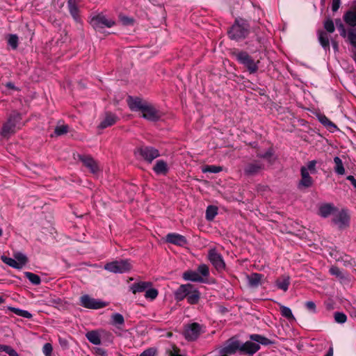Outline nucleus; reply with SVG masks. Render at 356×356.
Segmentation results:
<instances>
[{"label": "nucleus", "instance_id": "obj_63", "mask_svg": "<svg viewBox=\"0 0 356 356\" xmlns=\"http://www.w3.org/2000/svg\"><path fill=\"white\" fill-rule=\"evenodd\" d=\"M332 47L334 49V50L336 51L338 50V44L336 42L334 41H332Z\"/></svg>", "mask_w": 356, "mask_h": 356}, {"label": "nucleus", "instance_id": "obj_15", "mask_svg": "<svg viewBox=\"0 0 356 356\" xmlns=\"http://www.w3.org/2000/svg\"><path fill=\"white\" fill-rule=\"evenodd\" d=\"M81 3V0H68L67 6L69 8L70 13L76 22H79V6Z\"/></svg>", "mask_w": 356, "mask_h": 356}, {"label": "nucleus", "instance_id": "obj_27", "mask_svg": "<svg viewBox=\"0 0 356 356\" xmlns=\"http://www.w3.org/2000/svg\"><path fill=\"white\" fill-rule=\"evenodd\" d=\"M153 170L158 175H165L168 171V164L162 160H159L154 165Z\"/></svg>", "mask_w": 356, "mask_h": 356}, {"label": "nucleus", "instance_id": "obj_14", "mask_svg": "<svg viewBox=\"0 0 356 356\" xmlns=\"http://www.w3.org/2000/svg\"><path fill=\"white\" fill-rule=\"evenodd\" d=\"M166 241L179 246H184L187 243L186 239L184 236L176 233L168 234L166 236Z\"/></svg>", "mask_w": 356, "mask_h": 356}, {"label": "nucleus", "instance_id": "obj_18", "mask_svg": "<svg viewBox=\"0 0 356 356\" xmlns=\"http://www.w3.org/2000/svg\"><path fill=\"white\" fill-rule=\"evenodd\" d=\"M83 165L88 168L90 171L96 174L99 171V166L97 163L90 156H83L80 158Z\"/></svg>", "mask_w": 356, "mask_h": 356}, {"label": "nucleus", "instance_id": "obj_56", "mask_svg": "<svg viewBox=\"0 0 356 356\" xmlns=\"http://www.w3.org/2000/svg\"><path fill=\"white\" fill-rule=\"evenodd\" d=\"M306 307L309 310H310L313 313L316 312V305L314 302H312V301L307 302Z\"/></svg>", "mask_w": 356, "mask_h": 356}, {"label": "nucleus", "instance_id": "obj_57", "mask_svg": "<svg viewBox=\"0 0 356 356\" xmlns=\"http://www.w3.org/2000/svg\"><path fill=\"white\" fill-rule=\"evenodd\" d=\"M5 353L8 354L9 356H19L17 353L13 348L8 346H7Z\"/></svg>", "mask_w": 356, "mask_h": 356}, {"label": "nucleus", "instance_id": "obj_4", "mask_svg": "<svg viewBox=\"0 0 356 356\" xmlns=\"http://www.w3.org/2000/svg\"><path fill=\"white\" fill-rule=\"evenodd\" d=\"M131 268L129 260H115L107 263L104 269L113 273H124Z\"/></svg>", "mask_w": 356, "mask_h": 356}, {"label": "nucleus", "instance_id": "obj_60", "mask_svg": "<svg viewBox=\"0 0 356 356\" xmlns=\"http://www.w3.org/2000/svg\"><path fill=\"white\" fill-rule=\"evenodd\" d=\"M120 19L123 24L125 25L131 24L133 22V19L127 17H122Z\"/></svg>", "mask_w": 356, "mask_h": 356}, {"label": "nucleus", "instance_id": "obj_9", "mask_svg": "<svg viewBox=\"0 0 356 356\" xmlns=\"http://www.w3.org/2000/svg\"><path fill=\"white\" fill-rule=\"evenodd\" d=\"M136 152L138 153L145 161L149 163H151L160 155L159 151L152 147H142L139 148Z\"/></svg>", "mask_w": 356, "mask_h": 356}, {"label": "nucleus", "instance_id": "obj_35", "mask_svg": "<svg viewBox=\"0 0 356 356\" xmlns=\"http://www.w3.org/2000/svg\"><path fill=\"white\" fill-rule=\"evenodd\" d=\"M8 309L10 311L13 312V313H15V314H17L19 316L24 317V318H31L32 317V314L26 310H22V309L15 308V307H8Z\"/></svg>", "mask_w": 356, "mask_h": 356}, {"label": "nucleus", "instance_id": "obj_29", "mask_svg": "<svg viewBox=\"0 0 356 356\" xmlns=\"http://www.w3.org/2000/svg\"><path fill=\"white\" fill-rule=\"evenodd\" d=\"M150 285H151L150 282H138V283L132 284L130 286V289L134 293H136L138 292H142V291H145Z\"/></svg>", "mask_w": 356, "mask_h": 356}, {"label": "nucleus", "instance_id": "obj_19", "mask_svg": "<svg viewBox=\"0 0 356 356\" xmlns=\"http://www.w3.org/2000/svg\"><path fill=\"white\" fill-rule=\"evenodd\" d=\"M118 118L115 115L111 113H106L103 117L100 124L98 126V128L105 129L108 127L112 126L115 124Z\"/></svg>", "mask_w": 356, "mask_h": 356}, {"label": "nucleus", "instance_id": "obj_42", "mask_svg": "<svg viewBox=\"0 0 356 356\" xmlns=\"http://www.w3.org/2000/svg\"><path fill=\"white\" fill-rule=\"evenodd\" d=\"M197 273L204 277H207L209 275V267L206 264H201L197 268Z\"/></svg>", "mask_w": 356, "mask_h": 356}, {"label": "nucleus", "instance_id": "obj_40", "mask_svg": "<svg viewBox=\"0 0 356 356\" xmlns=\"http://www.w3.org/2000/svg\"><path fill=\"white\" fill-rule=\"evenodd\" d=\"M8 44L12 47V49H17L18 46V37L17 36V35H9L8 38Z\"/></svg>", "mask_w": 356, "mask_h": 356}, {"label": "nucleus", "instance_id": "obj_62", "mask_svg": "<svg viewBox=\"0 0 356 356\" xmlns=\"http://www.w3.org/2000/svg\"><path fill=\"white\" fill-rule=\"evenodd\" d=\"M347 179L350 181V183L353 184V186L356 188V179L355 178L352 176L349 175L347 177Z\"/></svg>", "mask_w": 356, "mask_h": 356}, {"label": "nucleus", "instance_id": "obj_25", "mask_svg": "<svg viewBox=\"0 0 356 356\" xmlns=\"http://www.w3.org/2000/svg\"><path fill=\"white\" fill-rule=\"evenodd\" d=\"M262 168L263 166L261 164L255 162L248 164L244 170L247 175H254L257 174Z\"/></svg>", "mask_w": 356, "mask_h": 356}, {"label": "nucleus", "instance_id": "obj_44", "mask_svg": "<svg viewBox=\"0 0 356 356\" xmlns=\"http://www.w3.org/2000/svg\"><path fill=\"white\" fill-rule=\"evenodd\" d=\"M1 259L3 263L7 264L8 266L13 267L17 269V263L15 262V259L13 258L8 257L5 255H2L1 257Z\"/></svg>", "mask_w": 356, "mask_h": 356}, {"label": "nucleus", "instance_id": "obj_43", "mask_svg": "<svg viewBox=\"0 0 356 356\" xmlns=\"http://www.w3.org/2000/svg\"><path fill=\"white\" fill-rule=\"evenodd\" d=\"M250 339L254 341H256V342H258L259 343L264 344V345L268 344L270 342L268 339H266L261 335H259V334H252L250 336Z\"/></svg>", "mask_w": 356, "mask_h": 356}, {"label": "nucleus", "instance_id": "obj_17", "mask_svg": "<svg viewBox=\"0 0 356 356\" xmlns=\"http://www.w3.org/2000/svg\"><path fill=\"white\" fill-rule=\"evenodd\" d=\"M259 349V345L252 341L240 343V352L242 353L252 355Z\"/></svg>", "mask_w": 356, "mask_h": 356}, {"label": "nucleus", "instance_id": "obj_12", "mask_svg": "<svg viewBox=\"0 0 356 356\" xmlns=\"http://www.w3.org/2000/svg\"><path fill=\"white\" fill-rule=\"evenodd\" d=\"M129 108L133 111H140L142 112L147 102L138 97L129 96L127 99Z\"/></svg>", "mask_w": 356, "mask_h": 356}, {"label": "nucleus", "instance_id": "obj_7", "mask_svg": "<svg viewBox=\"0 0 356 356\" xmlns=\"http://www.w3.org/2000/svg\"><path fill=\"white\" fill-rule=\"evenodd\" d=\"M233 56L240 65L245 67H257L254 59L245 51H236Z\"/></svg>", "mask_w": 356, "mask_h": 356}, {"label": "nucleus", "instance_id": "obj_48", "mask_svg": "<svg viewBox=\"0 0 356 356\" xmlns=\"http://www.w3.org/2000/svg\"><path fill=\"white\" fill-rule=\"evenodd\" d=\"M114 325H122L124 323V317L120 314H115L111 317Z\"/></svg>", "mask_w": 356, "mask_h": 356}, {"label": "nucleus", "instance_id": "obj_53", "mask_svg": "<svg viewBox=\"0 0 356 356\" xmlns=\"http://www.w3.org/2000/svg\"><path fill=\"white\" fill-rule=\"evenodd\" d=\"M330 273L337 277H342V273L341 272L339 268L336 266H332V268H330Z\"/></svg>", "mask_w": 356, "mask_h": 356}, {"label": "nucleus", "instance_id": "obj_61", "mask_svg": "<svg viewBox=\"0 0 356 356\" xmlns=\"http://www.w3.org/2000/svg\"><path fill=\"white\" fill-rule=\"evenodd\" d=\"M169 356H181L178 353V349L175 347H172V349L169 351Z\"/></svg>", "mask_w": 356, "mask_h": 356}, {"label": "nucleus", "instance_id": "obj_3", "mask_svg": "<svg viewBox=\"0 0 356 356\" xmlns=\"http://www.w3.org/2000/svg\"><path fill=\"white\" fill-rule=\"evenodd\" d=\"M90 24L96 30L101 31L104 28H111L115 22L111 18H108L103 13H99L91 17Z\"/></svg>", "mask_w": 356, "mask_h": 356}, {"label": "nucleus", "instance_id": "obj_39", "mask_svg": "<svg viewBox=\"0 0 356 356\" xmlns=\"http://www.w3.org/2000/svg\"><path fill=\"white\" fill-rule=\"evenodd\" d=\"M222 170V168L220 166L216 165H206L202 168V171L204 173L206 172H212V173H218Z\"/></svg>", "mask_w": 356, "mask_h": 356}, {"label": "nucleus", "instance_id": "obj_1", "mask_svg": "<svg viewBox=\"0 0 356 356\" xmlns=\"http://www.w3.org/2000/svg\"><path fill=\"white\" fill-rule=\"evenodd\" d=\"M249 33V25L243 19H236L229 31L232 40H240L245 38Z\"/></svg>", "mask_w": 356, "mask_h": 356}, {"label": "nucleus", "instance_id": "obj_54", "mask_svg": "<svg viewBox=\"0 0 356 356\" xmlns=\"http://www.w3.org/2000/svg\"><path fill=\"white\" fill-rule=\"evenodd\" d=\"M156 350L154 348H149L143 351L140 356H155Z\"/></svg>", "mask_w": 356, "mask_h": 356}, {"label": "nucleus", "instance_id": "obj_30", "mask_svg": "<svg viewBox=\"0 0 356 356\" xmlns=\"http://www.w3.org/2000/svg\"><path fill=\"white\" fill-rule=\"evenodd\" d=\"M318 40H319L321 45L323 47V48L325 51L330 50V42H329V38H328L327 34L323 31H318Z\"/></svg>", "mask_w": 356, "mask_h": 356}, {"label": "nucleus", "instance_id": "obj_22", "mask_svg": "<svg viewBox=\"0 0 356 356\" xmlns=\"http://www.w3.org/2000/svg\"><path fill=\"white\" fill-rule=\"evenodd\" d=\"M183 278L185 280L192 281V282H203L204 279L202 277L197 273L194 270H187L183 273Z\"/></svg>", "mask_w": 356, "mask_h": 356}, {"label": "nucleus", "instance_id": "obj_64", "mask_svg": "<svg viewBox=\"0 0 356 356\" xmlns=\"http://www.w3.org/2000/svg\"><path fill=\"white\" fill-rule=\"evenodd\" d=\"M325 356H333V350L332 348L330 349Z\"/></svg>", "mask_w": 356, "mask_h": 356}, {"label": "nucleus", "instance_id": "obj_24", "mask_svg": "<svg viewBox=\"0 0 356 356\" xmlns=\"http://www.w3.org/2000/svg\"><path fill=\"white\" fill-rule=\"evenodd\" d=\"M264 275L259 273H252L247 277L248 284L252 287H257L261 284Z\"/></svg>", "mask_w": 356, "mask_h": 356}, {"label": "nucleus", "instance_id": "obj_11", "mask_svg": "<svg viewBox=\"0 0 356 356\" xmlns=\"http://www.w3.org/2000/svg\"><path fill=\"white\" fill-rule=\"evenodd\" d=\"M202 332L201 326L197 323L188 325L184 330V336L187 340H195Z\"/></svg>", "mask_w": 356, "mask_h": 356}, {"label": "nucleus", "instance_id": "obj_31", "mask_svg": "<svg viewBox=\"0 0 356 356\" xmlns=\"http://www.w3.org/2000/svg\"><path fill=\"white\" fill-rule=\"evenodd\" d=\"M86 337L87 339L95 345H99L101 343L100 334L97 331H90L86 333Z\"/></svg>", "mask_w": 356, "mask_h": 356}, {"label": "nucleus", "instance_id": "obj_55", "mask_svg": "<svg viewBox=\"0 0 356 356\" xmlns=\"http://www.w3.org/2000/svg\"><path fill=\"white\" fill-rule=\"evenodd\" d=\"M341 5V0H332V10L333 12H337Z\"/></svg>", "mask_w": 356, "mask_h": 356}, {"label": "nucleus", "instance_id": "obj_49", "mask_svg": "<svg viewBox=\"0 0 356 356\" xmlns=\"http://www.w3.org/2000/svg\"><path fill=\"white\" fill-rule=\"evenodd\" d=\"M347 317L346 314L341 312H336L334 314V320L339 323H343L346 321Z\"/></svg>", "mask_w": 356, "mask_h": 356}, {"label": "nucleus", "instance_id": "obj_46", "mask_svg": "<svg viewBox=\"0 0 356 356\" xmlns=\"http://www.w3.org/2000/svg\"><path fill=\"white\" fill-rule=\"evenodd\" d=\"M324 28L328 33H333L334 31V23L331 19H327L324 22Z\"/></svg>", "mask_w": 356, "mask_h": 356}, {"label": "nucleus", "instance_id": "obj_50", "mask_svg": "<svg viewBox=\"0 0 356 356\" xmlns=\"http://www.w3.org/2000/svg\"><path fill=\"white\" fill-rule=\"evenodd\" d=\"M348 40L353 46L356 47V29L349 31L348 35Z\"/></svg>", "mask_w": 356, "mask_h": 356}, {"label": "nucleus", "instance_id": "obj_8", "mask_svg": "<svg viewBox=\"0 0 356 356\" xmlns=\"http://www.w3.org/2000/svg\"><path fill=\"white\" fill-rule=\"evenodd\" d=\"M80 301L83 307L92 309H100L106 305L105 302L94 299L88 295L82 296Z\"/></svg>", "mask_w": 356, "mask_h": 356}, {"label": "nucleus", "instance_id": "obj_16", "mask_svg": "<svg viewBox=\"0 0 356 356\" xmlns=\"http://www.w3.org/2000/svg\"><path fill=\"white\" fill-rule=\"evenodd\" d=\"M345 23L352 27L356 26V6L346 11L343 16Z\"/></svg>", "mask_w": 356, "mask_h": 356}, {"label": "nucleus", "instance_id": "obj_34", "mask_svg": "<svg viewBox=\"0 0 356 356\" xmlns=\"http://www.w3.org/2000/svg\"><path fill=\"white\" fill-rule=\"evenodd\" d=\"M334 210V208L330 204H325L320 207L319 214L324 218L331 215Z\"/></svg>", "mask_w": 356, "mask_h": 356}, {"label": "nucleus", "instance_id": "obj_38", "mask_svg": "<svg viewBox=\"0 0 356 356\" xmlns=\"http://www.w3.org/2000/svg\"><path fill=\"white\" fill-rule=\"evenodd\" d=\"M217 214V208L213 206H209L206 211V218L208 220H212Z\"/></svg>", "mask_w": 356, "mask_h": 356}, {"label": "nucleus", "instance_id": "obj_51", "mask_svg": "<svg viewBox=\"0 0 356 356\" xmlns=\"http://www.w3.org/2000/svg\"><path fill=\"white\" fill-rule=\"evenodd\" d=\"M316 161L315 160L311 161L308 162L305 167V168L307 169V171L310 173H315L316 172Z\"/></svg>", "mask_w": 356, "mask_h": 356}, {"label": "nucleus", "instance_id": "obj_13", "mask_svg": "<svg viewBox=\"0 0 356 356\" xmlns=\"http://www.w3.org/2000/svg\"><path fill=\"white\" fill-rule=\"evenodd\" d=\"M350 217L348 213L344 211H338L334 217L333 221L339 228L342 229L348 225Z\"/></svg>", "mask_w": 356, "mask_h": 356}, {"label": "nucleus", "instance_id": "obj_6", "mask_svg": "<svg viewBox=\"0 0 356 356\" xmlns=\"http://www.w3.org/2000/svg\"><path fill=\"white\" fill-rule=\"evenodd\" d=\"M142 117L145 119L155 122L161 118V113L158 111L152 104L147 102L142 111Z\"/></svg>", "mask_w": 356, "mask_h": 356}, {"label": "nucleus", "instance_id": "obj_5", "mask_svg": "<svg viewBox=\"0 0 356 356\" xmlns=\"http://www.w3.org/2000/svg\"><path fill=\"white\" fill-rule=\"evenodd\" d=\"M208 259L217 270L221 271L225 268V263L223 258L216 249L213 248L209 250Z\"/></svg>", "mask_w": 356, "mask_h": 356}, {"label": "nucleus", "instance_id": "obj_37", "mask_svg": "<svg viewBox=\"0 0 356 356\" xmlns=\"http://www.w3.org/2000/svg\"><path fill=\"white\" fill-rule=\"evenodd\" d=\"M320 122L327 127L330 131H333L337 129V127L334 123H332L327 117L321 116L319 117Z\"/></svg>", "mask_w": 356, "mask_h": 356}, {"label": "nucleus", "instance_id": "obj_47", "mask_svg": "<svg viewBox=\"0 0 356 356\" xmlns=\"http://www.w3.org/2000/svg\"><path fill=\"white\" fill-rule=\"evenodd\" d=\"M68 127L67 125H59L55 128L54 134L56 136H61L67 132Z\"/></svg>", "mask_w": 356, "mask_h": 356}, {"label": "nucleus", "instance_id": "obj_32", "mask_svg": "<svg viewBox=\"0 0 356 356\" xmlns=\"http://www.w3.org/2000/svg\"><path fill=\"white\" fill-rule=\"evenodd\" d=\"M279 305H280V313L282 316L287 318L289 321H296V318L294 317V316L292 313V311L289 307L284 306L281 304H280Z\"/></svg>", "mask_w": 356, "mask_h": 356}, {"label": "nucleus", "instance_id": "obj_10", "mask_svg": "<svg viewBox=\"0 0 356 356\" xmlns=\"http://www.w3.org/2000/svg\"><path fill=\"white\" fill-rule=\"evenodd\" d=\"M237 350L240 351V342L234 339L229 340L225 346L222 348L220 351V356H228V355L234 354Z\"/></svg>", "mask_w": 356, "mask_h": 356}, {"label": "nucleus", "instance_id": "obj_20", "mask_svg": "<svg viewBox=\"0 0 356 356\" xmlns=\"http://www.w3.org/2000/svg\"><path fill=\"white\" fill-rule=\"evenodd\" d=\"M313 184L312 177L309 176V172L305 167L301 168V179L299 182L300 187L308 188Z\"/></svg>", "mask_w": 356, "mask_h": 356}, {"label": "nucleus", "instance_id": "obj_21", "mask_svg": "<svg viewBox=\"0 0 356 356\" xmlns=\"http://www.w3.org/2000/svg\"><path fill=\"white\" fill-rule=\"evenodd\" d=\"M191 289V284H190L181 285L175 293V299L181 301L185 298H187Z\"/></svg>", "mask_w": 356, "mask_h": 356}, {"label": "nucleus", "instance_id": "obj_23", "mask_svg": "<svg viewBox=\"0 0 356 356\" xmlns=\"http://www.w3.org/2000/svg\"><path fill=\"white\" fill-rule=\"evenodd\" d=\"M289 284L290 277L286 275L281 276L275 281V286L284 291H286L288 290Z\"/></svg>", "mask_w": 356, "mask_h": 356}, {"label": "nucleus", "instance_id": "obj_28", "mask_svg": "<svg viewBox=\"0 0 356 356\" xmlns=\"http://www.w3.org/2000/svg\"><path fill=\"white\" fill-rule=\"evenodd\" d=\"M200 292L191 285V289L187 296V300L190 304H196L200 299Z\"/></svg>", "mask_w": 356, "mask_h": 356}, {"label": "nucleus", "instance_id": "obj_2", "mask_svg": "<svg viewBox=\"0 0 356 356\" xmlns=\"http://www.w3.org/2000/svg\"><path fill=\"white\" fill-rule=\"evenodd\" d=\"M24 124L21 122V115L18 113L14 112L3 125L1 135L3 137H8L19 129Z\"/></svg>", "mask_w": 356, "mask_h": 356}, {"label": "nucleus", "instance_id": "obj_59", "mask_svg": "<svg viewBox=\"0 0 356 356\" xmlns=\"http://www.w3.org/2000/svg\"><path fill=\"white\" fill-rule=\"evenodd\" d=\"M261 157L266 159H269V161H271V159L273 158V152L270 149L268 150L265 154L260 155Z\"/></svg>", "mask_w": 356, "mask_h": 356}, {"label": "nucleus", "instance_id": "obj_26", "mask_svg": "<svg viewBox=\"0 0 356 356\" xmlns=\"http://www.w3.org/2000/svg\"><path fill=\"white\" fill-rule=\"evenodd\" d=\"M13 257L17 263V269H22L28 262L26 256L22 252H15Z\"/></svg>", "mask_w": 356, "mask_h": 356}, {"label": "nucleus", "instance_id": "obj_58", "mask_svg": "<svg viewBox=\"0 0 356 356\" xmlns=\"http://www.w3.org/2000/svg\"><path fill=\"white\" fill-rule=\"evenodd\" d=\"M5 353L8 354L9 356H19L17 353L13 348L8 346H7Z\"/></svg>", "mask_w": 356, "mask_h": 356}, {"label": "nucleus", "instance_id": "obj_52", "mask_svg": "<svg viewBox=\"0 0 356 356\" xmlns=\"http://www.w3.org/2000/svg\"><path fill=\"white\" fill-rule=\"evenodd\" d=\"M52 350V346L49 343H45L42 348L43 353L45 356H51Z\"/></svg>", "mask_w": 356, "mask_h": 356}, {"label": "nucleus", "instance_id": "obj_45", "mask_svg": "<svg viewBox=\"0 0 356 356\" xmlns=\"http://www.w3.org/2000/svg\"><path fill=\"white\" fill-rule=\"evenodd\" d=\"M158 296V291L155 289H147L145 296L147 299L154 300Z\"/></svg>", "mask_w": 356, "mask_h": 356}, {"label": "nucleus", "instance_id": "obj_36", "mask_svg": "<svg viewBox=\"0 0 356 356\" xmlns=\"http://www.w3.org/2000/svg\"><path fill=\"white\" fill-rule=\"evenodd\" d=\"M24 275L32 284L35 285L40 284L41 282L40 277L36 274L31 272H25Z\"/></svg>", "mask_w": 356, "mask_h": 356}, {"label": "nucleus", "instance_id": "obj_41", "mask_svg": "<svg viewBox=\"0 0 356 356\" xmlns=\"http://www.w3.org/2000/svg\"><path fill=\"white\" fill-rule=\"evenodd\" d=\"M340 33V35L345 38L346 36V30L344 27V25L343 24L341 20L340 19H335V24H334Z\"/></svg>", "mask_w": 356, "mask_h": 356}, {"label": "nucleus", "instance_id": "obj_33", "mask_svg": "<svg viewBox=\"0 0 356 356\" xmlns=\"http://www.w3.org/2000/svg\"><path fill=\"white\" fill-rule=\"evenodd\" d=\"M334 163L335 164L334 171L338 175H343L345 174V168L341 159L339 157L336 156L334 158Z\"/></svg>", "mask_w": 356, "mask_h": 356}]
</instances>
